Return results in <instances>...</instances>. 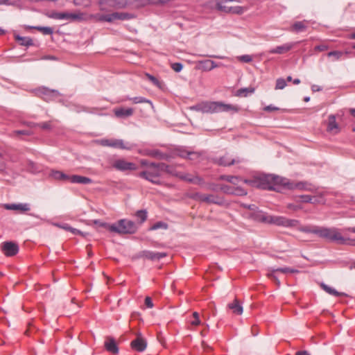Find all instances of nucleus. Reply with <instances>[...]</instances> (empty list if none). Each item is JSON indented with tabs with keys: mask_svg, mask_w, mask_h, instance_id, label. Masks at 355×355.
Wrapping results in <instances>:
<instances>
[{
	"mask_svg": "<svg viewBox=\"0 0 355 355\" xmlns=\"http://www.w3.org/2000/svg\"><path fill=\"white\" fill-rule=\"evenodd\" d=\"M243 182L252 187L270 191H280L283 188H293L287 178L274 174H261L252 179H244Z\"/></svg>",
	"mask_w": 355,
	"mask_h": 355,
	"instance_id": "nucleus-1",
	"label": "nucleus"
},
{
	"mask_svg": "<svg viewBox=\"0 0 355 355\" xmlns=\"http://www.w3.org/2000/svg\"><path fill=\"white\" fill-rule=\"evenodd\" d=\"M107 227V230L118 234H133L138 229L137 225L128 219H121L112 224H103Z\"/></svg>",
	"mask_w": 355,
	"mask_h": 355,
	"instance_id": "nucleus-2",
	"label": "nucleus"
},
{
	"mask_svg": "<svg viewBox=\"0 0 355 355\" xmlns=\"http://www.w3.org/2000/svg\"><path fill=\"white\" fill-rule=\"evenodd\" d=\"M201 110L206 113H216L223 112H237L239 108L231 104H225L222 102H207L201 105Z\"/></svg>",
	"mask_w": 355,
	"mask_h": 355,
	"instance_id": "nucleus-3",
	"label": "nucleus"
},
{
	"mask_svg": "<svg viewBox=\"0 0 355 355\" xmlns=\"http://www.w3.org/2000/svg\"><path fill=\"white\" fill-rule=\"evenodd\" d=\"M162 171L159 168V163L151 162L150 168L139 173V177L144 178L154 184L160 185L162 182L159 177L162 175Z\"/></svg>",
	"mask_w": 355,
	"mask_h": 355,
	"instance_id": "nucleus-4",
	"label": "nucleus"
},
{
	"mask_svg": "<svg viewBox=\"0 0 355 355\" xmlns=\"http://www.w3.org/2000/svg\"><path fill=\"white\" fill-rule=\"evenodd\" d=\"M318 236L328 241L336 242L338 244H343L345 242V237L336 227H320Z\"/></svg>",
	"mask_w": 355,
	"mask_h": 355,
	"instance_id": "nucleus-5",
	"label": "nucleus"
},
{
	"mask_svg": "<svg viewBox=\"0 0 355 355\" xmlns=\"http://www.w3.org/2000/svg\"><path fill=\"white\" fill-rule=\"evenodd\" d=\"M46 16L51 19L66 20L70 22L80 21L85 19V14L80 12L71 13L68 12L51 11L46 13Z\"/></svg>",
	"mask_w": 355,
	"mask_h": 355,
	"instance_id": "nucleus-6",
	"label": "nucleus"
},
{
	"mask_svg": "<svg viewBox=\"0 0 355 355\" xmlns=\"http://www.w3.org/2000/svg\"><path fill=\"white\" fill-rule=\"evenodd\" d=\"M266 223L273 224L277 226L284 227H293L300 225V220L296 219H289L282 216H270L267 218H264Z\"/></svg>",
	"mask_w": 355,
	"mask_h": 355,
	"instance_id": "nucleus-7",
	"label": "nucleus"
},
{
	"mask_svg": "<svg viewBox=\"0 0 355 355\" xmlns=\"http://www.w3.org/2000/svg\"><path fill=\"white\" fill-rule=\"evenodd\" d=\"M191 198L207 204H215L218 205H223L225 204L224 198L216 194H203L196 192L192 194Z\"/></svg>",
	"mask_w": 355,
	"mask_h": 355,
	"instance_id": "nucleus-8",
	"label": "nucleus"
},
{
	"mask_svg": "<svg viewBox=\"0 0 355 355\" xmlns=\"http://www.w3.org/2000/svg\"><path fill=\"white\" fill-rule=\"evenodd\" d=\"M98 3L101 10L104 12H108L111 9H123L130 3L128 0H100Z\"/></svg>",
	"mask_w": 355,
	"mask_h": 355,
	"instance_id": "nucleus-9",
	"label": "nucleus"
},
{
	"mask_svg": "<svg viewBox=\"0 0 355 355\" xmlns=\"http://www.w3.org/2000/svg\"><path fill=\"white\" fill-rule=\"evenodd\" d=\"M35 94L38 97L42 98L46 102L53 101L60 96V94L58 90L50 89L45 87H41L35 90Z\"/></svg>",
	"mask_w": 355,
	"mask_h": 355,
	"instance_id": "nucleus-10",
	"label": "nucleus"
},
{
	"mask_svg": "<svg viewBox=\"0 0 355 355\" xmlns=\"http://www.w3.org/2000/svg\"><path fill=\"white\" fill-rule=\"evenodd\" d=\"M112 166L120 171H135L137 169V165L133 162H127L124 159H119L114 162Z\"/></svg>",
	"mask_w": 355,
	"mask_h": 355,
	"instance_id": "nucleus-11",
	"label": "nucleus"
},
{
	"mask_svg": "<svg viewBox=\"0 0 355 355\" xmlns=\"http://www.w3.org/2000/svg\"><path fill=\"white\" fill-rule=\"evenodd\" d=\"M2 251L7 257H12L19 252V246L17 243L12 241H6L2 243Z\"/></svg>",
	"mask_w": 355,
	"mask_h": 355,
	"instance_id": "nucleus-12",
	"label": "nucleus"
},
{
	"mask_svg": "<svg viewBox=\"0 0 355 355\" xmlns=\"http://www.w3.org/2000/svg\"><path fill=\"white\" fill-rule=\"evenodd\" d=\"M131 348L139 352H144L147 347V342L140 334L130 343Z\"/></svg>",
	"mask_w": 355,
	"mask_h": 355,
	"instance_id": "nucleus-13",
	"label": "nucleus"
},
{
	"mask_svg": "<svg viewBox=\"0 0 355 355\" xmlns=\"http://www.w3.org/2000/svg\"><path fill=\"white\" fill-rule=\"evenodd\" d=\"M240 162H241V159L232 158L229 154H225V155L220 157V158L216 160V163L217 164L223 166H230L234 164H238Z\"/></svg>",
	"mask_w": 355,
	"mask_h": 355,
	"instance_id": "nucleus-14",
	"label": "nucleus"
},
{
	"mask_svg": "<svg viewBox=\"0 0 355 355\" xmlns=\"http://www.w3.org/2000/svg\"><path fill=\"white\" fill-rule=\"evenodd\" d=\"M181 180L192 183L194 184L202 185L204 184V180L202 178L198 175H192L189 173H182L177 175Z\"/></svg>",
	"mask_w": 355,
	"mask_h": 355,
	"instance_id": "nucleus-15",
	"label": "nucleus"
},
{
	"mask_svg": "<svg viewBox=\"0 0 355 355\" xmlns=\"http://www.w3.org/2000/svg\"><path fill=\"white\" fill-rule=\"evenodd\" d=\"M327 130L334 135L338 134L340 131V128L336 121V116L334 114H331L328 117Z\"/></svg>",
	"mask_w": 355,
	"mask_h": 355,
	"instance_id": "nucleus-16",
	"label": "nucleus"
},
{
	"mask_svg": "<svg viewBox=\"0 0 355 355\" xmlns=\"http://www.w3.org/2000/svg\"><path fill=\"white\" fill-rule=\"evenodd\" d=\"M135 145L126 142L125 143L123 139H112L111 141V147L119 149H125L130 150L134 148Z\"/></svg>",
	"mask_w": 355,
	"mask_h": 355,
	"instance_id": "nucleus-17",
	"label": "nucleus"
},
{
	"mask_svg": "<svg viewBox=\"0 0 355 355\" xmlns=\"http://www.w3.org/2000/svg\"><path fill=\"white\" fill-rule=\"evenodd\" d=\"M104 346L107 352L113 354H117L119 353V347L114 338L112 337H107Z\"/></svg>",
	"mask_w": 355,
	"mask_h": 355,
	"instance_id": "nucleus-18",
	"label": "nucleus"
},
{
	"mask_svg": "<svg viewBox=\"0 0 355 355\" xmlns=\"http://www.w3.org/2000/svg\"><path fill=\"white\" fill-rule=\"evenodd\" d=\"M295 45V43H286L270 49L269 53L272 54H284L291 50Z\"/></svg>",
	"mask_w": 355,
	"mask_h": 355,
	"instance_id": "nucleus-19",
	"label": "nucleus"
},
{
	"mask_svg": "<svg viewBox=\"0 0 355 355\" xmlns=\"http://www.w3.org/2000/svg\"><path fill=\"white\" fill-rule=\"evenodd\" d=\"M282 272L283 274H286V273H294V272H298V270H295V269H293V268H288V267H284V268H276V269H273L272 271H271V273L269 274V276L272 278H274V279L277 282V285L279 284V281L278 280L277 276H276V274L277 272Z\"/></svg>",
	"mask_w": 355,
	"mask_h": 355,
	"instance_id": "nucleus-20",
	"label": "nucleus"
},
{
	"mask_svg": "<svg viewBox=\"0 0 355 355\" xmlns=\"http://www.w3.org/2000/svg\"><path fill=\"white\" fill-rule=\"evenodd\" d=\"M69 182H71V183H77L82 184H89L93 182L91 178L78 175H71L69 178Z\"/></svg>",
	"mask_w": 355,
	"mask_h": 355,
	"instance_id": "nucleus-21",
	"label": "nucleus"
},
{
	"mask_svg": "<svg viewBox=\"0 0 355 355\" xmlns=\"http://www.w3.org/2000/svg\"><path fill=\"white\" fill-rule=\"evenodd\" d=\"M114 112L116 117L124 119L132 116L134 110L132 108L119 107L115 109Z\"/></svg>",
	"mask_w": 355,
	"mask_h": 355,
	"instance_id": "nucleus-22",
	"label": "nucleus"
},
{
	"mask_svg": "<svg viewBox=\"0 0 355 355\" xmlns=\"http://www.w3.org/2000/svg\"><path fill=\"white\" fill-rule=\"evenodd\" d=\"M145 155L153 157L158 158L159 159L165 160H168L171 157L169 155L164 153L159 150H149L146 151Z\"/></svg>",
	"mask_w": 355,
	"mask_h": 355,
	"instance_id": "nucleus-23",
	"label": "nucleus"
},
{
	"mask_svg": "<svg viewBox=\"0 0 355 355\" xmlns=\"http://www.w3.org/2000/svg\"><path fill=\"white\" fill-rule=\"evenodd\" d=\"M24 28L26 30L35 29L40 31L44 35H52L53 33V28L48 26H34L25 25Z\"/></svg>",
	"mask_w": 355,
	"mask_h": 355,
	"instance_id": "nucleus-24",
	"label": "nucleus"
},
{
	"mask_svg": "<svg viewBox=\"0 0 355 355\" xmlns=\"http://www.w3.org/2000/svg\"><path fill=\"white\" fill-rule=\"evenodd\" d=\"M228 308L237 315L243 313V306L237 299H234L232 303L228 304Z\"/></svg>",
	"mask_w": 355,
	"mask_h": 355,
	"instance_id": "nucleus-25",
	"label": "nucleus"
},
{
	"mask_svg": "<svg viewBox=\"0 0 355 355\" xmlns=\"http://www.w3.org/2000/svg\"><path fill=\"white\" fill-rule=\"evenodd\" d=\"M16 41L19 42V44L24 46H31L33 45V41L31 37H21L19 35H14Z\"/></svg>",
	"mask_w": 355,
	"mask_h": 355,
	"instance_id": "nucleus-26",
	"label": "nucleus"
},
{
	"mask_svg": "<svg viewBox=\"0 0 355 355\" xmlns=\"http://www.w3.org/2000/svg\"><path fill=\"white\" fill-rule=\"evenodd\" d=\"M320 226L304 225L298 227L299 231L304 233L314 234L318 236Z\"/></svg>",
	"mask_w": 355,
	"mask_h": 355,
	"instance_id": "nucleus-27",
	"label": "nucleus"
},
{
	"mask_svg": "<svg viewBox=\"0 0 355 355\" xmlns=\"http://www.w3.org/2000/svg\"><path fill=\"white\" fill-rule=\"evenodd\" d=\"M51 178L58 180H64V181H69L70 175H67L60 171H52L50 173Z\"/></svg>",
	"mask_w": 355,
	"mask_h": 355,
	"instance_id": "nucleus-28",
	"label": "nucleus"
},
{
	"mask_svg": "<svg viewBox=\"0 0 355 355\" xmlns=\"http://www.w3.org/2000/svg\"><path fill=\"white\" fill-rule=\"evenodd\" d=\"M219 179L220 180H225V181H227L228 182H230L233 184H238L239 183V182L241 181H243L244 180H242L240 177L239 176H234V175H220Z\"/></svg>",
	"mask_w": 355,
	"mask_h": 355,
	"instance_id": "nucleus-29",
	"label": "nucleus"
},
{
	"mask_svg": "<svg viewBox=\"0 0 355 355\" xmlns=\"http://www.w3.org/2000/svg\"><path fill=\"white\" fill-rule=\"evenodd\" d=\"M146 257L150 260H159L165 257L167 254L165 252H154L148 251L146 252Z\"/></svg>",
	"mask_w": 355,
	"mask_h": 355,
	"instance_id": "nucleus-30",
	"label": "nucleus"
},
{
	"mask_svg": "<svg viewBox=\"0 0 355 355\" xmlns=\"http://www.w3.org/2000/svg\"><path fill=\"white\" fill-rule=\"evenodd\" d=\"M290 184L293 187V188L292 189H298L300 190H305V191H314V188L311 184H309L306 182H298L295 184L290 182Z\"/></svg>",
	"mask_w": 355,
	"mask_h": 355,
	"instance_id": "nucleus-31",
	"label": "nucleus"
},
{
	"mask_svg": "<svg viewBox=\"0 0 355 355\" xmlns=\"http://www.w3.org/2000/svg\"><path fill=\"white\" fill-rule=\"evenodd\" d=\"M200 64L202 66V67L205 70H207V71H210L218 66L217 64H216L215 62H214L211 60H206L200 61Z\"/></svg>",
	"mask_w": 355,
	"mask_h": 355,
	"instance_id": "nucleus-32",
	"label": "nucleus"
},
{
	"mask_svg": "<svg viewBox=\"0 0 355 355\" xmlns=\"http://www.w3.org/2000/svg\"><path fill=\"white\" fill-rule=\"evenodd\" d=\"M254 87H244L241 88L236 91V96L239 97H246L250 94H253L254 92Z\"/></svg>",
	"mask_w": 355,
	"mask_h": 355,
	"instance_id": "nucleus-33",
	"label": "nucleus"
},
{
	"mask_svg": "<svg viewBox=\"0 0 355 355\" xmlns=\"http://www.w3.org/2000/svg\"><path fill=\"white\" fill-rule=\"evenodd\" d=\"M251 216L255 220L266 223V220H264L263 219L265 218H268L270 216V215L265 214L264 213H263L261 211H256L251 214Z\"/></svg>",
	"mask_w": 355,
	"mask_h": 355,
	"instance_id": "nucleus-34",
	"label": "nucleus"
},
{
	"mask_svg": "<svg viewBox=\"0 0 355 355\" xmlns=\"http://www.w3.org/2000/svg\"><path fill=\"white\" fill-rule=\"evenodd\" d=\"M306 28L307 26L304 24V21H296L293 24L291 30L299 33L306 31Z\"/></svg>",
	"mask_w": 355,
	"mask_h": 355,
	"instance_id": "nucleus-35",
	"label": "nucleus"
},
{
	"mask_svg": "<svg viewBox=\"0 0 355 355\" xmlns=\"http://www.w3.org/2000/svg\"><path fill=\"white\" fill-rule=\"evenodd\" d=\"M115 19L128 20L134 17V15L128 12H114Z\"/></svg>",
	"mask_w": 355,
	"mask_h": 355,
	"instance_id": "nucleus-36",
	"label": "nucleus"
},
{
	"mask_svg": "<svg viewBox=\"0 0 355 355\" xmlns=\"http://www.w3.org/2000/svg\"><path fill=\"white\" fill-rule=\"evenodd\" d=\"M29 125L31 127H39L43 130H51L52 126L50 121L44 122L40 123H30Z\"/></svg>",
	"mask_w": 355,
	"mask_h": 355,
	"instance_id": "nucleus-37",
	"label": "nucleus"
},
{
	"mask_svg": "<svg viewBox=\"0 0 355 355\" xmlns=\"http://www.w3.org/2000/svg\"><path fill=\"white\" fill-rule=\"evenodd\" d=\"M329 295L336 297H348L349 294L344 292H339L338 290H324Z\"/></svg>",
	"mask_w": 355,
	"mask_h": 355,
	"instance_id": "nucleus-38",
	"label": "nucleus"
},
{
	"mask_svg": "<svg viewBox=\"0 0 355 355\" xmlns=\"http://www.w3.org/2000/svg\"><path fill=\"white\" fill-rule=\"evenodd\" d=\"M295 198L296 199L300 198V201L303 202L315 203L317 202L316 200L313 201V198L309 195H302V196H296ZM296 201H298V200H296Z\"/></svg>",
	"mask_w": 355,
	"mask_h": 355,
	"instance_id": "nucleus-39",
	"label": "nucleus"
},
{
	"mask_svg": "<svg viewBox=\"0 0 355 355\" xmlns=\"http://www.w3.org/2000/svg\"><path fill=\"white\" fill-rule=\"evenodd\" d=\"M159 168L162 173L165 172L168 174H173V168L165 163L159 162Z\"/></svg>",
	"mask_w": 355,
	"mask_h": 355,
	"instance_id": "nucleus-40",
	"label": "nucleus"
},
{
	"mask_svg": "<svg viewBox=\"0 0 355 355\" xmlns=\"http://www.w3.org/2000/svg\"><path fill=\"white\" fill-rule=\"evenodd\" d=\"M136 216L140 220L139 224H141L147 219V211L146 210H139L136 212Z\"/></svg>",
	"mask_w": 355,
	"mask_h": 355,
	"instance_id": "nucleus-41",
	"label": "nucleus"
},
{
	"mask_svg": "<svg viewBox=\"0 0 355 355\" xmlns=\"http://www.w3.org/2000/svg\"><path fill=\"white\" fill-rule=\"evenodd\" d=\"M248 193L247 191L241 187H234V191L232 195L243 196H246Z\"/></svg>",
	"mask_w": 355,
	"mask_h": 355,
	"instance_id": "nucleus-42",
	"label": "nucleus"
},
{
	"mask_svg": "<svg viewBox=\"0 0 355 355\" xmlns=\"http://www.w3.org/2000/svg\"><path fill=\"white\" fill-rule=\"evenodd\" d=\"M161 228L166 230L168 228V225L166 223L159 221L155 223L152 227H150V230H155Z\"/></svg>",
	"mask_w": 355,
	"mask_h": 355,
	"instance_id": "nucleus-43",
	"label": "nucleus"
},
{
	"mask_svg": "<svg viewBox=\"0 0 355 355\" xmlns=\"http://www.w3.org/2000/svg\"><path fill=\"white\" fill-rule=\"evenodd\" d=\"M31 209V205L28 203H19L17 204V211H20L21 212L28 211Z\"/></svg>",
	"mask_w": 355,
	"mask_h": 355,
	"instance_id": "nucleus-44",
	"label": "nucleus"
},
{
	"mask_svg": "<svg viewBox=\"0 0 355 355\" xmlns=\"http://www.w3.org/2000/svg\"><path fill=\"white\" fill-rule=\"evenodd\" d=\"M58 227L64 229V230H68V231H70L71 232H73V234H81V232L77 229H75V228H73L71 227H70L69 225L67 224H64V225H57Z\"/></svg>",
	"mask_w": 355,
	"mask_h": 355,
	"instance_id": "nucleus-45",
	"label": "nucleus"
},
{
	"mask_svg": "<svg viewBox=\"0 0 355 355\" xmlns=\"http://www.w3.org/2000/svg\"><path fill=\"white\" fill-rule=\"evenodd\" d=\"M286 86V81L282 78L277 79L275 89H283Z\"/></svg>",
	"mask_w": 355,
	"mask_h": 355,
	"instance_id": "nucleus-46",
	"label": "nucleus"
},
{
	"mask_svg": "<svg viewBox=\"0 0 355 355\" xmlns=\"http://www.w3.org/2000/svg\"><path fill=\"white\" fill-rule=\"evenodd\" d=\"M176 155L180 157L187 159L188 156L189 155L190 151H188L183 148H178L175 150Z\"/></svg>",
	"mask_w": 355,
	"mask_h": 355,
	"instance_id": "nucleus-47",
	"label": "nucleus"
},
{
	"mask_svg": "<svg viewBox=\"0 0 355 355\" xmlns=\"http://www.w3.org/2000/svg\"><path fill=\"white\" fill-rule=\"evenodd\" d=\"M342 55L343 52L339 51H332L327 53L328 57H333L335 60H339Z\"/></svg>",
	"mask_w": 355,
	"mask_h": 355,
	"instance_id": "nucleus-48",
	"label": "nucleus"
},
{
	"mask_svg": "<svg viewBox=\"0 0 355 355\" xmlns=\"http://www.w3.org/2000/svg\"><path fill=\"white\" fill-rule=\"evenodd\" d=\"M220 189L225 193L232 195L234 187L226 184H222L220 187Z\"/></svg>",
	"mask_w": 355,
	"mask_h": 355,
	"instance_id": "nucleus-49",
	"label": "nucleus"
},
{
	"mask_svg": "<svg viewBox=\"0 0 355 355\" xmlns=\"http://www.w3.org/2000/svg\"><path fill=\"white\" fill-rule=\"evenodd\" d=\"M217 8L220 11L231 13L232 6H227L225 5H223V2H220L217 3Z\"/></svg>",
	"mask_w": 355,
	"mask_h": 355,
	"instance_id": "nucleus-50",
	"label": "nucleus"
},
{
	"mask_svg": "<svg viewBox=\"0 0 355 355\" xmlns=\"http://www.w3.org/2000/svg\"><path fill=\"white\" fill-rule=\"evenodd\" d=\"M129 100L132 101L134 103H150V101L144 97L137 96L134 98H130Z\"/></svg>",
	"mask_w": 355,
	"mask_h": 355,
	"instance_id": "nucleus-51",
	"label": "nucleus"
},
{
	"mask_svg": "<svg viewBox=\"0 0 355 355\" xmlns=\"http://www.w3.org/2000/svg\"><path fill=\"white\" fill-rule=\"evenodd\" d=\"M245 10V9L242 6H232L231 13L241 15L244 12Z\"/></svg>",
	"mask_w": 355,
	"mask_h": 355,
	"instance_id": "nucleus-52",
	"label": "nucleus"
},
{
	"mask_svg": "<svg viewBox=\"0 0 355 355\" xmlns=\"http://www.w3.org/2000/svg\"><path fill=\"white\" fill-rule=\"evenodd\" d=\"M31 132L28 130H15L12 132V136H19V135H31Z\"/></svg>",
	"mask_w": 355,
	"mask_h": 355,
	"instance_id": "nucleus-53",
	"label": "nucleus"
},
{
	"mask_svg": "<svg viewBox=\"0 0 355 355\" xmlns=\"http://www.w3.org/2000/svg\"><path fill=\"white\" fill-rule=\"evenodd\" d=\"M286 207L293 211H297L302 209V207L300 205H297V204H293V203L287 204Z\"/></svg>",
	"mask_w": 355,
	"mask_h": 355,
	"instance_id": "nucleus-54",
	"label": "nucleus"
},
{
	"mask_svg": "<svg viewBox=\"0 0 355 355\" xmlns=\"http://www.w3.org/2000/svg\"><path fill=\"white\" fill-rule=\"evenodd\" d=\"M200 156V153L195 151H190L189 155L188 156L187 159L189 160H196L198 159Z\"/></svg>",
	"mask_w": 355,
	"mask_h": 355,
	"instance_id": "nucleus-55",
	"label": "nucleus"
},
{
	"mask_svg": "<svg viewBox=\"0 0 355 355\" xmlns=\"http://www.w3.org/2000/svg\"><path fill=\"white\" fill-rule=\"evenodd\" d=\"M171 68L175 72H180L182 69L183 65L180 62H175L171 64Z\"/></svg>",
	"mask_w": 355,
	"mask_h": 355,
	"instance_id": "nucleus-56",
	"label": "nucleus"
},
{
	"mask_svg": "<svg viewBox=\"0 0 355 355\" xmlns=\"http://www.w3.org/2000/svg\"><path fill=\"white\" fill-rule=\"evenodd\" d=\"M193 316L194 320L191 322V324L195 326L200 324V320L199 318V314L197 312H193Z\"/></svg>",
	"mask_w": 355,
	"mask_h": 355,
	"instance_id": "nucleus-57",
	"label": "nucleus"
},
{
	"mask_svg": "<svg viewBox=\"0 0 355 355\" xmlns=\"http://www.w3.org/2000/svg\"><path fill=\"white\" fill-rule=\"evenodd\" d=\"M239 60L241 62L248 63L252 61V57L249 55H243L239 58Z\"/></svg>",
	"mask_w": 355,
	"mask_h": 355,
	"instance_id": "nucleus-58",
	"label": "nucleus"
},
{
	"mask_svg": "<svg viewBox=\"0 0 355 355\" xmlns=\"http://www.w3.org/2000/svg\"><path fill=\"white\" fill-rule=\"evenodd\" d=\"M111 141H112V139H101V140L98 141V142L103 146L111 147Z\"/></svg>",
	"mask_w": 355,
	"mask_h": 355,
	"instance_id": "nucleus-59",
	"label": "nucleus"
},
{
	"mask_svg": "<svg viewBox=\"0 0 355 355\" xmlns=\"http://www.w3.org/2000/svg\"><path fill=\"white\" fill-rule=\"evenodd\" d=\"M145 305L146 306V307L150 308V309L153 307V300L150 297H149V296L146 297Z\"/></svg>",
	"mask_w": 355,
	"mask_h": 355,
	"instance_id": "nucleus-60",
	"label": "nucleus"
},
{
	"mask_svg": "<svg viewBox=\"0 0 355 355\" xmlns=\"http://www.w3.org/2000/svg\"><path fill=\"white\" fill-rule=\"evenodd\" d=\"M329 49V46L325 44L317 45L315 46L314 50L316 51H324Z\"/></svg>",
	"mask_w": 355,
	"mask_h": 355,
	"instance_id": "nucleus-61",
	"label": "nucleus"
},
{
	"mask_svg": "<svg viewBox=\"0 0 355 355\" xmlns=\"http://www.w3.org/2000/svg\"><path fill=\"white\" fill-rule=\"evenodd\" d=\"M279 110V107H275L272 105H267L263 108V110L266 112H273V111H277Z\"/></svg>",
	"mask_w": 355,
	"mask_h": 355,
	"instance_id": "nucleus-62",
	"label": "nucleus"
},
{
	"mask_svg": "<svg viewBox=\"0 0 355 355\" xmlns=\"http://www.w3.org/2000/svg\"><path fill=\"white\" fill-rule=\"evenodd\" d=\"M345 242L342 245H349L355 246V239L345 238Z\"/></svg>",
	"mask_w": 355,
	"mask_h": 355,
	"instance_id": "nucleus-63",
	"label": "nucleus"
},
{
	"mask_svg": "<svg viewBox=\"0 0 355 355\" xmlns=\"http://www.w3.org/2000/svg\"><path fill=\"white\" fill-rule=\"evenodd\" d=\"M4 208L8 210H16L17 209V204H5Z\"/></svg>",
	"mask_w": 355,
	"mask_h": 355,
	"instance_id": "nucleus-64",
	"label": "nucleus"
}]
</instances>
